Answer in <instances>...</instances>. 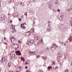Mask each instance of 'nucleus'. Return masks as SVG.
I'll return each instance as SVG.
<instances>
[{
  "label": "nucleus",
  "instance_id": "obj_58",
  "mask_svg": "<svg viewBox=\"0 0 72 72\" xmlns=\"http://www.w3.org/2000/svg\"><path fill=\"white\" fill-rule=\"evenodd\" d=\"M26 14H24V15H26Z\"/></svg>",
  "mask_w": 72,
  "mask_h": 72
},
{
  "label": "nucleus",
  "instance_id": "obj_43",
  "mask_svg": "<svg viewBox=\"0 0 72 72\" xmlns=\"http://www.w3.org/2000/svg\"><path fill=\"white\" fill-rule=\"evenodd\" d=\"M28 64V62H25V64L27 65V64Z\"/></svg>",
  "mask_w": 72,
  "mask_h": 72
},
{
  "label": "nucleus",
  "instance_id": "obj_30",
  "mask_svg": "<svg viewBox=\"0 0 72 72\" xmlns=\"http://www.w3.org/2000/svg\"><path fill=\"white\" fill-rule=\"evenodd\" d=\"M39 72H43V71L42 70H39Z\"/></svg>",
  "mask_w": 72,
  "mask_h": 72
},
{
  "label": "nucleus",
  "instance_id": "obj_17",
  "mask_svg": "<svg viewBox=\"0 0 72 72\" xmlns=\"http://www.w3.org/2000/svg\"><path fill=\"white\" fill-rule=\"evenodd\" d=\"M49 51V48L48 47H47L46 49V51L47 52H48Z\"/></svg>",
  "mask_w": 72,
  "mask_h": 72
},
{
  "label": "nucleus",
  "instance_id": "obj_60",
  "mask_svg": "<svg viewBox=\"0 0 72 72\" xmlns=\"http://www.w3.org/2000/svg\"><path fill=\"white\" fill-rule=\"evenodd\" d=\"M1 71V69H0V71Z\"/></svg>",
  "mask_w": 72,
  "mask_h": 72
},
{
  "label": "nucleus",
  "instance_id": "obj_45",
  "mask_svg": "<svg viewBox=\"0 0 72 72\" xmlns=\"http://www.w3.org/2000/svg\"><path fill=\"white\" fill-rule=\"evenodd\" d=\"M19 21H21V19L19 18Z\"/></svg>",
  "mask_w": 72,
  "mask_h": 72
},
{
  "label": "nucleus",
  "instance_id": "obj_39",
  "mask_svg": "<svg viewBox=\"0 0 72 72\" xmlns=\"http://www.w3.org/2000/svg\"><path fill=\"white\" fill-rule=\"evenodd\" d=\"M37 58H40V55L37 56Z\"/></svg>",
  "mask_w": 72,
  "mask_h": 72
},
{
  "label": "nucleus",
  "instance_id": "obj_28",
  "mask_svg": "<svg viewBox=\"0 0 72 72\" xmlns=\"http://www.w3.org/2000/svg\"><path fill=\"white\" fill-rule=\"evenodd\" d=\"M24 24H21V27H22V26H24Z\"/></svg>",
  "mask_w": 72,
  "mask_h": 72
},
{
  "label": "nucleus",
  "instance_id": "obj_26",
  "mask_svg": "<svg viewBox=\"0 0 72 72\" xmlns=\"http://www.w3.org/2000/svg\"><path fill=\"white\" fill-rule=\"evenodd\" d=\"M50 23V21H49L48 24V27H50V25H49V23Z\"/></svg>",
  "mask_w": 72,
  "mask_h": 72
},
{
  "label": "nucleus",
  "instance_id": "obj_3",
  "mask_svg": "<svg viewBox=\"0 0 72 72\" xmlns=\"http://www.w3.org/2000/svg\"><path fill=\"white\" fill-rule=\"evenodd\" d=\"M15 54L16 55H21V53L19 51H15Z\"/></svg>",
  "mask_w": 72,
  "mask_h": 72
},
{
  "label": "nucleus",
  "instance_id": "obj_13",
  "mask_svg": "<svg viewBox=\"0 0 72 72\" xmlns=\"http://www.w3.org/2000/svg\"><path fill=\"white\" fill-rule=\"evenodd\" d=\"M18 42L19 44H22V41L21 39L20 40H18Z\"/></svg>",
  "mask_w": 72,
  "mask_h": 72
},
{
  "label": "nucleus",
  "instance_id": "obj_5",
  "mask_svg": "<svg viewBox=\"0 0 72 72\" xmlns=\"http://www.w3.org/2000/svg\"><path fill=\"white\" fill-rule=\"evenodd\" d=\"M11 28L12 29V32H15V28L14 26H11Z\"/></svg>",
  "mask_w": 72,
  "mask_h": 72
},
{
  "label": "nucleus",
  "instance_id": "obj_27",
  "mask_svg": "<svg viewBox=\"0 0 72 72\" xmlns=\"http://www.w3.org/2000/svg\"><path fill=\"white\" fill-rule=\"evenodd\" d=\"M3 20H3V19L2 18V17H1L0 18V21H3Z\"/></svg>",
  "mask_w": 72,
  "mask_h": 72
},
{
  "label": "nucleus",
  "instance_id": "obj_51",
  "mask_svg": "<svg viewBox=\"0 0 72 72\" xmlns=\"http://www.w3.org/2000/svg\"><path fill=\"white\" fill-rule=\"evenodd\" d=\"M63 42H61V44H63Z\"/></svg>",
  "mask_w": 72,
  "mask_h": 72
},
{
  "label": "nucleus",
  "instance_id": "obj_9",
  "mask_svg": "<svg viewBox=\"0 0 72 72\" xmlns=\"http://www.w3.org/2000/svg\"><path fill=\"white\" fill-rule=\"evenodd\" d=\"M55 4H58V0H55Z\"/></svg>",
  "mask_w": 72,
  "mask_h": 72
},
{
  "label": "nucleus",
  "instance_id": "obj_31",
  "mask_svg": "<svg viewBox=\"0 0 72 72\" xmlns=\"http://www.w3.org/2000/svg\"><path fill=\"white\" fill-rule=\"evenodd\" d=\"M35 37L37 38V39H38V38H39V36H38V35H36L35 36Z\"/></svg>",
  "mask_w": 72,
  "mask_h": 72
},
{
  "label": "nucleus",
  "instance_id": "obj_1",
  "mask_svg": "<svg viewBox=\"0 0 72 72\" xmlns=\"http://www.w3.org/2000/svg\"><path fill=\"white\" fill-rule=\"evenodd\" d=\"M34 42V41L32 39H30L29 41H27V44H28V45H29L30 44H33V43Z\"/></svg>",
  "mask_w": 72,
  "mask_h": 72
},
{
  "label": "nucleus",
  "instance_id": "obj_47",
  "mask_svg": "<svg viewBox=\"0 0 72 72\" xmlns=\"http://www.w3.org/2000/svg\"><path fill=\"white\" fill-rule=\"evenodd\" d=\"M31 33H30L29 34V36H30V35H31Z\"/></svg>",
  "mask_w": 72,
  "mask_h": 72
},
{
  "label": "nucleus",
  "instance_id": "obj_7",
  "mask_svg": "<svg viewBox=\"0 0 72 72\" xmlns=\"http://www.w3.org/2000/svg\"><path fill=\"white\" fill-rule=\"evenodd\" d=\"M52 46V48H55V49H56V48H58V46L55 44H53Z\"/></svg>",
  "mask_w": 72,
  "mask_h": 72
},
{
  "label": "nucleus",
  "instance_id": "obj_55",
  "mask_svg": "<svg viewBox=\"0 0 72 72\" xmlns=\"http://www.w3.org/2000/svg\"><path fill=\"white\" fill-rule=\"evenodd\" d=\"M28 33H30V32H28Z\"/></svg>",
  "mask_w": 72,
  "mask_h": 72
},
{
  "label": "nucleus",
  "instance_id": "obj_62",
  "mask_svg": "<svg viewBox=\"0 0 72 72\" xmlns=\"http://www.w3.org/2000/svg\"><path fill=\"white\" fill-rule=\"evenodd\" d=\"M26 15H27V14H26Z\"/></svg>",
  "mask_w": 72,
  "mask_h": 72
},
{
  "label": "nucleus",
  "instance_id": "obj_57",
  "mask_svg": "<svg viewBox=\"0 0 72 72\" xmlns=\"http://www.w3.org/2000/svg\"><path fill=\"white\" fill-rule=\"evenodd\" d=\"M2 0H0V1H1Z\"/></svg>",
  "mask_w": 72,
  "mask_h": 72
},
{
  "label": "nucleus",
  "instance_id": "obj_24",
  "mask_svg": "<svg viewBox=\"0 0 72 72\" xmlns=\"http://www.w3.org/2000/svg\"><path fill=\"white\" fill-rule=\"evenodd\" d=\"M68 71H69V70H68V69H66L64 71V72H68Z\"/></svg>",
  "mask_w": 72,
  "mask_h": 72
},
{
  "label": "nucleus",
  "instance_id": "obj_12",
  "mask_svg": "<svg viewBox=\"0 0 72 72\" xmlns=\"http://www.w3.org/2000/svg\"><path fill=\"white\" fill-rule=\"evenodd\" d=\"M15 48H16L15 49V50H17V49H18V48H19V45L18 44H17V45H16V47Z\"/></svg>",
  "mask_w": 72,
  "mask_h": 72
},
{
  "label": "nucleus",
  "instance_id": "obj_35",
  "mask_svg": "<svg viewBox=\"0 0 72 72\" xmlns=\"http://www.w3.org/2000/svg\"><path fill=\"white\" fill-rule=\"evenodd\" d=\"M41 42L42 43V44H43V41H42V39H41Z\"/></svg>",
  "mask_w": 72,
  "mask_h": 72
},
{
  "label": "nucleus",
  "instance_id": "obj_52",
  "mask_svg": "<svg viewBox=\"0 0 72 72\" xmlns=\"http://www.w3.org/2000/svg\"><path fill=\"white\" fill-rule=\"evenodd\" d=\"M12 55V54H11V53H10V55Z\"/></svg>",
  "mask_w": 72,
  "mask_h": 72
},
{
  "label": "nucleus",
  "instance_id": "obj_34",
  "mask_svg": "<svg viewBox=\"0 0 72 72\" xmlns=\"http://www.w3.org/2000/svg\"><path fill=\"white\" fill-rule=\"evenodd\" d=\"M55 69H58V67H56L55 68Z\"/></svg>",
  "mask_w": 72,
  "mask_h": 72
},
{
  "label": "nucleus",
  "instance_id": "obj_21",
  "mask_svg": "<svg viewBox=\"0 0 72 72\" xmlns=\"http://www.w3.org/2000/svg\"><path fill=\"white\" fill-rule=\"evenodd\" d=\"M40 45V44L39 43H38L36 44V46H39Z\"/></svg>",
  "mask_w": 72,
  "mask_h": 72
},
{
  "label": "nucleus",
  "instance_id": "obj_29",
  "mask_svg": "<svg viewBox=\"0 0 72 72\" xmlns=\"http://www.w3.org/2000/svg\"><path fill=\"white\" fill-rule=\"evenodd\" d=\"M58 58L59 59H60V58H61L62 57V56H58Z\"/></svg>",
  "mask_w": 72,
  "mask_h": 72
},
{
  "label": "nucleus",
  "instance_id": "obj_63",
  "mask_svg": "<svg viewBox=\"0 0 72 72\" xmlns=\"http://www.w3.org/2000/svg\"><path fill=\"white\" fill-rule=\"evenodd\" d=\"M16 66H15V67Z\"/></svg>",
  "mask_w": 72,
  "mask_h": 72
},
{
  "label": "nucleus",
  "instance_id": "obj_44",
  "mask_svg": "<svg viewBox=\"0 0 72 72\" xmlns=\"http://www.w3.org/2000/svg\"><path fill=\"white\" fill-rule=\"evenodd\" d=\"M1 2H0V8H1Z\"/></svg>",
  "mask_w": 72,
  "mask_h": 72
},
{
  "label": "nucleus",
  "instance_id": "obj_11",
  "mask_svg": "<svg viewBox=\"0 0 72 72\" xmlns=\"http://www.w3.org/2000/svg\"><path fill=\"white\" fill-rule=\"evenodd\" d=\"M12 39H14V40H16V39H15V38L14 37V36H12L11 37V39H10L11 41H12Z\"/></svg>",
  "mask_w": 72,
  "mask_h": 72
},
{
  "label": "nucleus",
  "instance_id": "obj_42",
  "mask_svg": "<svg viewBox=\"0 0 72 72\" xmlns=\"http://www.w3.org/2000/svg\"><path fill=\"white\" fill-rule=\"evenodd\" d=\"M14 46H16V45H17V44H13Z\"/></svg>",
  "mask_w": 72,
  "mask_h": 72
},
{
  "label": "nucleus",
  "instance_id": "obj_54",
  "mask_svg": "<svg viewBox=\"0 0 72 72\" xmlns=\"http://www.w3.org/2000/svg\"><path fill=\"white\" fill-rule=\"evenodd\" d=\"M12 0H10V1H12Z\"/></svg>",
  "mask_w": 72,
  "mask_h": 72
},
{
  "label": "nucleus",
  "instance_id": "obj_25",
  "mask_svg": "<svg viewBox=\"0 0 72 72\" xmlns=\"http://www.w3.org/2000/svg\"><path fill=\"white\" fill-rule=\"evenodd\" d=\"M22 28V29H25L26 28V27L25 26H21Z\"/></svg>",
  "mask_w": 72,
  "mask_h": 72
},
{
  "label": "nucleus",
  "instance_id": "obj_19",
  "mask_svg": "<svg viewBox=\"0 0 72 72\" xmlns=\"http://www.w3.org/2000/svg\"><path fill=\"white\" fill-rule=\"evenodd\" d=\"M69 40L70 41V42H71V41L72 40V37H70L69 39Z\"/></svg>",
  "mask_w": 72,
  "mask_h": 72
},
{
  "label": "nucleus",
  "instance_id": "obj_38",
  "mask_svg": "<svg viewBox=\"0 0 72 72\" xmlns=\"http://www.w3.org/2000/svg\"><path fill=\"white\" fill-rule=\"evenodd\" d=\"M53 65H55V63L54 61H53Z\"/></svg>",
  "mask_w": 72,
  "mask_h": 72
},
{
  "label": "nucleus",
  "instance_id": "obj_59",
  "mask_svg": "<svg viewBox=\"0 0 72 72\" xmlns=\"http://www.w3.org/2000/svg\"><path fill=\"white\" fill-rule=\"evenodd\" d=\"M10 59H12V58H11V57H10Z\"/></svg>",
  "mask_w": 72,
  "mask_h": 72
},
{
  "label": "nucleus",
  "instance_id": "obj_20",
  "mask_svg": "<svg viewBox=\"0 0 72 72\" xmlns=\"http://www.w3.org/2000/svg\"><path fill=\"white\" fill-rule=\"evenodd\" d=\"M47 31H51V30H50V28H47Z\"/></svg>",
  "mask_w": 72,
  "mask_h": 72
},
{
  "label": "nucleus",
  "instance_id": "obj_8",
  "mask_svg": "<svg viewBox=\"0 0 72 72\" xmlns=\"http://www.w3.org/2000/svg\"><path fill=\"white\" fill-rule=\"evenodd\" d=\"M2 18L4 20V19H5V18H6V15L2 14Z\"/></svg>",
  "mask_w": 72,
  "mask_h": 72
},
{
  "label": "nucleus",
  "instance_id": "obj_61",
  "mask_svg": "<svg viewBox=\"0 0 72 72\" xmlns=\"http://www.w3.org/2000/svg\"><path fill=\"white\" fill-rule=\"evenodd\" d=\"M25 24H26V23H25Z\"/></svg>",
  "mask_w": 72,
  "mask_h": 72
},
{
  "label": "nucleus",
  "instance_id": "obj_56",
  "mask_svg": "<svg viewBox=\"0 0 72 72\" xmlns=\"http://www.w3.org/2000/svg\"><path fill=\"white\" fill-rule=\"evenodd\" d=\"M14 51H12V52L13 53V52H14Z\"/></svg>",
  "mask_w": 72,
  "mask_h": 72
},
{
  "label": "nucleus",
  "instance_id": "obj_41",
  "mask_svg": "<svg viewBox=\"0 0 72 72\" xmlns=\"http://www.w3.org/2000/svg\"><path fill=\"white\" fill-rule=\"evenodd\" d=\"M4 40H5V41H6V37H5L4 38Z\"/></svg>",
  "mask_w": 72,
  "mask_h": 72
},
{
  "label": "nucleus",
  "instance_id": "obj_50",
  "mask_svg": "<svg viewBox=\"0 0 72 72\" xmlns=\"http://www.w3.org/2000/svg\"><path fill=\"white\" fill-rule=\"evenodd\" d=\"M12 21H10V23H12Z\"/></svg>",
  "mask_w": 72,
  "mask_h": 72
},
{
  "label": "nucleus",
  "instance_id": "obj_46",
  "mask_svg": "<svg viewBox=\"0 0 72 72\" xmlns=\"http://www.w3.org/2000/svg\"><path fill=\"white\" fill-rule=\"evenodd\" d=\"M11 58H11V60L13 59V56H12Z\"/></svg>",
  "mask_w": 72,
  "mask_h": 72
},
{
  "label": "nucleus",
  "instance_id": "obj_64",
  "mask_svg": "<svg viewBox=\"0 0 72 72\" xmlns=\"http://www.w3.org/2000/svg\"><path fill=\"white\" fill-rule=\"evenodd\" d=\"M71 26H72V25H71Z\"/></svg>",
  "mask_w": 72,
  "mask_h": 72
},
{
  "label": "nucleus",
  "instance_id": "obj_48",
  "mask_svg": "<svg viewBox=\"0 0 72 72\" xmlns=\"http://www.w3.org/2000/svg\"><path fill=\"white\" fill-rule=\"evenodd\" d=\"M4 44H5L6 45H7V43H5V42H4Z\"/></svg>",
  "mask_w": 72,
  "mask_h": 72
},
{
  "label": "nucleus",
  "instance_id": "obj_16",
  "mask_svg": "<svg viewBox=\"0 0 72 72\" xmlns=\"http://www.w3.org/2000/svg\"><path fill=\"white\" fill-rule=\"evenodd\" d=\"M11 64H12L11 62H9L8 63V67H10L11 66Z\"/></svg>",
  "mask_w": 72,
  "mask_h": 72
},
{
  "label": "nucleus",
  "instance_id": "obj_23",
  "mask_svg": "<svg viewBox=\"0 0 72 72\" xmlns=\"http://www.w3.org/2000/svg\"><path fill=\"white\" fill-rule=\"evenodd\" d=\"M32 31L33 33H34V32H35V29H34V28H33Z\"/></svg>",
  "mask_w": 72,
  "mask_h": 72
},
{
  "label": "nucleus",
  "instance_id": "obj_32",
  "mask_svg": "<svg viewBox=\"0 0 72 72\" xmlns=\"http://www.w3.org/2000/svg\"><path fill=\"white\" fill-rule=\"evenodd\" d=\"M12 56H13V57L14 58L15 57V55L14 54H13L12 55Z\"/></svg>",
  "mask_w": 72,
  "mask_h": 72
},
{
  "label": "nucleus",
  "instance_id": "obj_33",
  "mask_svg": "<svg viewBox=\"0 0 72 72\" xmlns=\"http://www.w3.org/2000/svg\"><path fill=\"white\" fill-rule=\"evenodd\" d=\"M70 23L71 24H72V21H69Z\"/></svg>",
  "mask_w": 72,
  "mask_h": 72
},
{
  "label": "nucleus",
  "instance_id": "obj_15",
  "mask_svg": "<svg viewBox=\"0 0 72 72\" xmlns=\"http://www.w3.org/2000/svg\"><path fill=\"white\" fill-rule=\"evenodd\" d=\"M52 7V4H50L49 6V8L50 9H51Z\"/></svg>",
  "mask_w": 72,
  "mask_h": 72
},
{
  "label": "nucleus",
  "instance_id": "obj_49",
  "mask_svg": "<svg viewBox=\"0 0 72 72\" xmlns=\"http://www.w3.org/2000/svg\"><path fill=\"white\" fill-rule=\"evenodd\" d=\"M53 48H52L51 49V50H53Z\"/></svg>",
  "mask_w": 72,
  "mask_h": 72
},
{
  "label": "nucleus",
  "instance_id": "obj_18",
  "mask_svg": "<svg viewBox=\"0 0 72 72\" xmlns=\"http://www.w3.org/2000/svg\"><path fill=\"white\" fill-rule=\"evenodd\" d=\"M22 61H23V62H24L25 60H24V58L23 57H21V58Z\"/></svg>",
  "mask_w": 72,
  "mask_h": 72
},
{
  "label": "nucleus",
  "instance_id": "obj_22",
  "mask_svg": "<svg viewBox=\"0 0 72 72\" xmlns=\"http://www.w3.org/2000/svg\"><path fill=\"white\" fill-rule=\"evenodd\" d=\"M58 56H60V57H62V54L59 53L58 55Z\"/></svg>",
  "mask_w": 72,
  "mask_h": 72
},
{
  "label": "nucleus",
  "instance_id": "obj_36",
  "mask_svg": "<svg viewBox=\"0 0 72 72\" xmlns=\"http://www.w3.org/2000/svg\"><path fill=\"white\" fill-rule=\"evenodd\" d=\"M39 53L40 54H42V51H40L39 52Z\"/></svg>",
  "mask_w": 72,
  "mask_h": 72
},
{
  "label": "nucleus",
  "instance_id": "obj_2",
  "mask_svg": "<svg viewBox=\"0 0 72 72\" xmlns=\"http://www.w3.org/2000/svg\"><path fill=\"white\" fill-rule=\"evenodd\" d=\"M29 53H30V55H35L36 52L35 51L32 52L31 51H29Z\"/></svg>",
  "mask_w": 72,
  "mask_h": 72
},
{
  "label": "nucleus",
  "instance_id": "obj_4",
  "mask_svg": "<svg viewBox=\"0 0 72 72\" xmlns=\"http://www.w3.org/2000/svg\"><path fill=\"white\" fill-rule=\"evenodd\" d=\"M1 61L2 63L5 62V57H3L1 58Z\"/></svg>",
  "mask_w": 72,
  "mask_h": 72
},
{
  "label": "nucleus",
  "instance_id": "obj_37",
  "mask_svg": "<svg viewBox=\"0 0 72 72\" xmlns=\"http://www.w3.org/2000/svg\"><path fill=\"white\" fill-rule=\"evenodd\" d=\"M57 12H60V10L58 9L57 10Z\"/></svg>",
  "mask_w": 72,
  "mask_h": 72
},
{
  "label": "nucleus",
  "instance_id": "obj_10",
  "mask_svg": "<svg viewBox=\"0 0 72 72\" xmlns=\"http://www.w3.org/2000/svg\"><path fill=\"white\" fill-rule=\"evenodd\" d=\"M42 58L44 60H46L47 59V57L46 56H45V57L42 56Z\"/></svg>",
  "mask_w": 72,
  "mask_h": 72
},
{
  "label": "nucleus",
  "instance_id": "obj_14",
  "mask_svg": "<svg viewBox=\"0 0 72 72\" xmlns=\"http://www.w3.org/2000/svg\"><path fill=\"white\" fill-rule=\"evenodd\" d=\"M52 68H53L50 66H48V71H50V69H52Z\"/></svg>",
  "mask_w": 72,
  "mask_h": 72
},
{
  "label": "nucleus",
  "instance_id": "obj_53",
  "mask_svg": "<svg viewBox=\"0 0 72 72\" xmlns=\"http://www.w3.org/2000/svg\"><path fill=\"white\" fill-rule=\"evenodd\" d=\"M64 45H65V46L66 45V44H64Z\"/></svg>",
  "mask_w": 72,
  "mask_h": 72
},
{
  "label": "nucleus",
  "instance_id": "obj_6",
  "mask_svg": "<svg viewBox=\"0 0 72 72\" xmlns=\"http://www.w3.org/2000/svg\"><path fill=\"white\" fill-rule=\"evenodd\" d=\"M16 70L17 71H18L19 72H20L21 70V67L20 66H18L17 67Z\"/></svg>",
  "mask_w": 72,
  "mask_h": 72
},
{
  "label": "nucleus",
  "instance_id": "obj_40",
  "mask_svg": "<svg viewBox=\"0 0 72 72\" xmlns=\"http://www.w3.org/2000/svg\"><path fill=\"white\" fill-rule=\"evenodd\" d=\"M27 68H28V66H25V69H27Z\"/></svg>",
  "mask_w": 72,
  "mask_h": 72
}]
</instances>
